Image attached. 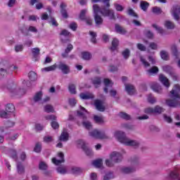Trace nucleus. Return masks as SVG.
Masks as SVG:
<instances>
[{
	"instance_id": "obj_58",
	"label": "nucleus",
	"mask_w": 180,
	"mask_h": 180,
	"mask_svg": "<svg viewBox=\"0 0 180 180\" xmlns=\"http://www.w3.org/2000/svg\"><path fill=\"white\" fill-rule=\"evenodd\" d=\"M34 151L35 153H40L41 151V143H37L34 147Z\"/></svg>"
},
{
	"instance_id": "obj_46",
	"label": "nucleus",
	"mask_w": 180,
	"mask_h": 180,
	"mask_svg": "<svg viewBox=\"0 0 180 180\" xmlns=\"http://www.w3.org/2000/svg\"><path fill=\"white\" fill-rule=\"evenodd\" d=\"M120 117H121L122 119H124V120H130L131 117L130 115H128L126 112H120L119 114Z\"/></svg>"
},
{
	"instance_id": "obj_53",
	"label": "nucleus",
	"mask_w": 180,
	"mask_h": 180,
	"mask_svg": "<svg viewBox=\"0 0 180 180\" xmlns=\"http://www.w3.org/2000/svg\"><path fill=\"white\" fill-rule=\"evenodd\" d=\"M165 26L167 29H174V27H175V25H174V23L171 21H166Z\"/></svg>"
},
{
	"instance_id": "obj_11",
	"label": "nucleus",
	"mask_w": 180,
	"mask_h": 180,
	"mask_svg": "<svg viewBox=\"0 0 180 180\" xmlns=\"http://www.w3.org/2000/svg\"><path fill=\"white\" fill-rule=\"evenodd\" d=\"M180 6H174L172 10V15L175 20H179Z\"/></svg>"
},
{
	"instance_id": "obj_50",
	"label": "nucleus",
	"mask_w": 180,
	"mask_h": 180,
	"mask_svg": "<svg viewBox=\"0 0 180 180\" xmlns=\"http://www.w3.org/2000/svg\"><path fill=\"white\" fill-rule=\"evenodd\" d=\"M140 60H141V63L143 64V65H144V67L146 68L150 67V63H148L147 60L144 58V57L140 56Z\"/></svg>"
},
{
	"instance_id": "obj_48",
	"label": "nucleus",
	"mask_w": 180,
	"mask_h": 180,
	"mask_svg": "<svg viewBox=\"0 0 180 180\" xmlns=\"http://www.w3.org/2000/svg\"><path fill=\"white\" fill-rule=\"evenodd\" d=\"M172 53L174 57L178 58L179 53H178V49L176 48V45L172 46Z\"/></svg>"
},
{
	"instance_id": "obj_24",
	"label": "nucleus",
	"mask_w": 180,
	"mask_h": 180,
	"mask_svg": "<svg viewBox=\"0 0 180 180\" xmlns=\"http://www.w3.org/2000/svg\"><path fill=\"white\" fill-rule=\"evenodd\" d=\"M104 85L105 86V88L104 89V92H105V94H108V88H109V86H112L113 85V83L109 79H104Z\"/></svg>"
},
{
	"instance_id": "obj_54",
	"label": "nucleus",
	"mask_w": 180,
	"mask_h": 180,
	"mask_svg": "<svg viewBox=\"0 0 180 180\" xmlns=\"http://www.w3.org/2000/svg\"><path fill=\"white\" fill-rule=\"evenodd\" d=\"M60 35L64 36L65 37H70V36H71V33L67 30H63L60 32Z\"/></svg>"
},
{
	"instance_id": "obj_15",
	"label": "nucleus",
	"mask_w": 180,
	"mask_h": 180,
	"mask_svg": "<svg viewBox=\"0 0 180 180\" xmlns=\"http://www.w3.org/2000/svg\"><path fill=\"white\" fill-rule=\"evenodd\" d=\"M60 13L63 18H64L65 19H67V18H68V13H67V10L65 9V8H67V4L63 2L60 4Z\"/></svg>"
},
{
	"instance_id": "obj_19",
	"label": "nucleus",
	"mask_w": 180,
	"mask_h": 180,
	"mask_svg": "<svg viewBox=\"0 0 180 180\" xmlns=\"http://www.w3.org/2000/svg\"><path fill=\"white\" fill-rule=\"evenodd\" d=\"M17 172L19 175H23L25 174V167L20 162H17Z\"/></svg>"
},
{
	"instance_id": "obj_37",
	"label": "nucleus",
	"mask_w": 180,
	"mask_h": 180,
	"mask_svg": "<svg viewBox=\"0 0 180 180\" xmlns=\"http://www.w3.org/2000/svg\"><path fill=\"white\" fill-rule=\"evenodd\" d=\"M32 53L35 60H37V56L40 54V49L39 48H34L32 49Z\"/></svg>"
},
{
	"instance_id": "obj_12",
	"label": "nucleus",
	"mask_w": 180,
	"mask_h": 180,
	"mask_svg": "<svg viewBox=\"0 0 180 180\" xmlns=\"http://www.w3.org/2000/svg\"><path fill=\"white\" fill-rule=\"evenodd\" d=\"M58 68L62 71L63 74H70V66L65 65V63H60L58 65Z\"/></svg>"
},
{
	"instance_id": "obj_60",
	"label": "nucleus",
	"mask_w": 180,
	"mask_h": 180,
	"mask_svg": "<svg viewBox=\"0 0 180 180\" xmlns=\"http://www.w3.org/2000/svg\"><path fill=\"white\" fill-rule=\"evenodd\" d=\"M153 27H154V29H155L158 32V33H160V34H163L164 30L161 27H158V25L153 24Z\"/></svg>"
},
{
	"instance_id": "obj_5",
	"label": "nucleus",
	"mask_w": 180,
	"mask_h": 180,
	"mask_svg": "<svg viewBox=\"0 0 180 180\" xmlns=\"http://www.w3.org/2000/svg\"><path fill=\"white\" fill-rule=\"evenodd\" d=\"M167 180H179V168L175 167L173 170H171L166 176Z\"/></svg>"
},
{
	"instance_id": "obj_62",
	"label": "nucleus",
	"mask_w": 180,
	"mask_h": 180,
	"mask_svg": "<svg viewBox=\"0 0 180 180\" xmlns=\"http://www.w3.org/2000/svg\"><path fill=\"white\" fill-rule=\"evenodd\" d=\"M49 23H51L52 26H55L57 27L58 26V22H57V20H56V18L51 17Z\"/></svg>"
},
{
	"instance_id": "obj_3",
	"label": "nucleus",
	"mask_w": 180,
	"mask_h": 180,
	"mask_svg": "<svg viewBox=\"0 0 180 180\" xmlns=\"http://www.w3.org/2000/svg\"><path fill=\"white\" fill-rule=\"evenodd\" d=\"M115 136L118 141L124 144V146H130L131 147H139L140 146L139 141L129 139L124 132L120 131H116Z\"/></svg>"
},
{
	"instance_id": "obj_30",
	"label": "nucleus",
	"mask_w": 180,
	"mask_h": 180,
	"mask_svg": "<svg viewBox=\"0 0 180 180\" xmlns=\"http://www.w3.org/2000/svg\"><path fill=\"white\" fill-rule=\"evenodd\" d=\"M134 171H136V168L134 167H124L122 169L123 174H131V172H134Z\"/></svg>"
},
{
	"instance_id": "obj_32",
	"label": "nucleus",
	"mask_w": 180,
	"mask_h": 180,
	"mask_svg": "<svg viewBox=\"0 0 180 180\" xmlns=\"http://www.w3.org/2000/svg\"><path fill=\"white\" fill-rule=\"evenodd\" d=\"M41 98H43V92L39 91L34 96V101L40 102V101H41Z\"/></svg>"
},
{
	"instance_id": "obj_8",
	"label": "nucleus",
	"mask_w": 180,
	"mask_h": 180,
	"mask_svg": "<svg viewBox=\"0 0 180 180\" xmlns=\"http://www.w3.org/2000/svg\"><path fill=\"white\" fill-rule=\"evenodd\" d=\"M162 69L165 72L169 74V75L172 77L174 81H176L178 79V76L175 75V72H174V68H172V67L169 65H165L162 67Z\"/></svg>"
},
{
	"instance_id": "obj_1",
	"label": "nucleus",
	"mask_w": 180,
	"mask_h": 180,
	"mask_svg": "<svg viewBox=\"0 0 180 180\" xmlns=\"http://www.w3.org/2000/svg\"><path fill=\"white\" fill-rule=\"evenodd\" d=\"M93 10L94 21L97 27H101L103 25V18L99 15V13L104 17L109 18V19H115V11L107 9L105 6L99 7L97 4H94L93 6Z\"/></svg>"
},
{
	"instance_id": "obj_10",
	"label": "nucleus",
	"mask_w": 180,
	"mask_h": 180,
	"mask_svg": "<svg viewBox=\"0 0 180 180\" xmlns=\"http://www.w3.org/2000/svg\"><path fill=\"white\" fill-rule=\"evenodd\" d=\"M58 157L60 158L59 160L56 158H52V162L55 165H60V164H63V162H65V160L64 159V153L63 152H59L58 153Z\"/></svg>"
},
{
	"instance_id": "obj_35",
	"label": "nucleus",
	"mask_w": 180,
	"mask_h": 180,
	"mask_svg": "<svg viewBox=\"0 0 180 180\" xmlns=\"http://www.w3.org/2000/svg\"><path fill=\"white\" fill-rule=\"evenodd\" d=\"M56 68H57V65L54 64L51 66H49V67L42 68L41 71H46V72H49L50 71H54L56 70Z\"/></svg>"
},
{
	"instance_id": "obj_40",
	"label": "nucleus",
	"mask_w": 180,
	"mask_h": 180,
	"mask_svg": "<svg viewBox=\"0 0 180 180\" xmlns=\"http://www.w3.org/2000/svg\"><path fill=\"white\" fill-rule=\"evenodd\" d=\"M28 77L30 81H36V79H37V75L33 71L29 72Z\"/></svg>"
},
{
	"instance_id": "obj_16",
	"label": "nucleus",
	"mask_w": 180,
	"mask_h": 180,
	"mask_svg": "<svg viewBox=\"0 0 180 180\" xmlns=\"http://www.w3.org/2000/svg\"><path fill=\"white\" fill-rule=\"evenodd\" d=\"M79 96L81 99H83L84 101H88L89 99H94L95 96H94V94L89 92H86V93H81L79 94Z\"/></svg>"
},
{
	"instance_id": "obj_6",
	"label": "nucleus",
	"mask_w": 180,
	"mask_h": 180,
	"mask_svg": "<svg viewBox=\"0 0 180 180\" xmlns=\"http://www.w3.org/2000/svg\"><path fill=\"white\" fill-rule=\"evenodd\" d=\"M14 71V72H18V67L11 65L6 69L4 68H0V75H8V74H12V72Z\"/></svg>"
},
{
	"instance_id": "obj_13",
	"label": "nucleus",
	"mask_w": 180,
	"mask_h": 180,
	"mask_svg": "<svg viewBox=\"0 0 180 180\" xmlns=\"http://www.w3.org/2000/svg\"><path fill=\"white\" fill-rule=\"evenodd\" d=\"M94 105L96 106V109L99 112H105V106L103 105L102 101L96 100L94 101Z\"/></svg>"
},
{
	"instance_id": "obj_44",
	"label": "nucleus",
	"mask_w": 180,
	"mask_h": 180,
	"mask_svg": "<svg viewBox=\"0 0 180 180\" xmlns=\"http://www.w3.org/2000/svg\"><path fill=\"white\" fill-rule=\"evenodd\" d=\"M124 58L125 60L129 59V57H130V50L129 49H126L122 53Z\"/></svg>"
},
{
	"instance_id": "obj_61",
	"label": "nucleus",
	"mask_w": 180,
	"mask_h": 180,
	"mask_svg": "<svg viewBox=\"0 0 180 180\" xmlns=\"http://www.w3.org/2000/svg\"><path fill=\"white\" fill-rule=\"evenodd\" d=\"M0 117H3V119H8V117H9V114L6 112L5 110H1Z\"/></svg>"
},
{
	"instance_id": "obj_20",
	"label": "nucleus",
	"mask_w": 180,
	"mask_h": 180,
	"mask_svg": "<svg viewBox=\"0 0 180 180\" xmlns=\"http://www.w3.org/2000/svg\"><path fill=\"white\" fill-rule=\"evenodd\" d=\"M72 49H74L72 44H69L65 49V53H62V57H63V58H67V57H68V53L72 50Z\"/></svg>"
},
{
	"instance_id": "obj_52",
	"label": "nucleus",
	"mask_w": 180,
	"mask_h": 180,
	"mask_svg": "<svg viewBox=\"0 0 180 180\" xmlns=\"http://www.w3.org/2000/svg\"><path fill=\"white\" fill-rule=\"evenodd\" d=\"M57 172H58V174H62V175H64L67 174V169L65 167H59L57 168Z\"/></svg>"
},
{
	"instance_id": "obj_34",
	"label": "nucleus",
	"mask_w": 180,
	"mask_h": 180,
	"mask_svg": "<svg viewBox=\"0 0 180 180\" xmlns=\"http://www.w3.org/2000/svg\"><path fill=\"white\" fill-rule=\"evenodd\" d=\"M158 71H159L158 67L153 66L150 69L148 70L147 72H148V75H153V74H157L158 72Z\"/></svg>"
},
{
	"instance_id": "obj_18",
	"label": "nucleus",
	"mask_w": 180,
	"mask_h": 180,
	"mask_svg": "<svg viewBox=\"0 0 180 180\" xmlns=\"http://www.w3.org/2000/svg\"><path fill=\"white\" fill-rule=\"evenodd\" d=\"M131 164L134 167H139L140 165V157L138 155H134L130 159Z\"/></svg>"
},
{
	"instance_id": "obj_22",
	"label": "nucleus",
	"mask_w": 180,
	"mask_h": 180,
	"mask_svg": "<svg viewBox=\"0 0 180 180\" xmlns=\"http://www.w3.org/2000/svg\"><path fill=\"white\" fill-rule=\"evenodd\" d=\"M125 89L129 95H133L136 91L134 86L131 84H127L125 86Z\"/></svg>"
},
{
	"instance_id": "obj_21",
	"label": "nucleus",
	"mask_w": 180,
	"mask_h": 180,
	"mask_svg": "<svg viewBox=\"0 0 180 180\" xmlns=\"http://www.w3.org/2000/svg\"><path fill=\"white\" fill-rule=\"evenodd\" d=\"M115 32L120 34H126V33H127L126 29L119 25H115Z\"/></svg>"
},
{
	"instance_id": "obj_55",
	"label": "nucleus",
	"mask_w": 180,
	"mask_h": 180,
	"mask_svg": "<svg viewBox=\"0 0 180 180\" xmlns=\"http://www.w3.org/2000/svg\"><path fill=\"white\" fill-rule=\"evenodd\" d=\"M54 141V139H53V136H45L44 137V143H51Z\"/></svg>"
},
{
	"instance_id": "obj_33",
	"label": "nucleus",
	"mask_w": 180,
	"mask_h": 180,
	"mask_svg": "<svg viewBox=\"0 0 180 180\" xmlns=\"http://www.w3.org/2000/svg\"><path fill=\"white\" fill-rule=\"evenodd\" d=\"M127 13V15H129V16H132L133 18H136V19H139V15L136 13L134 10H133V8H128Z\"/></svg>"
},
{
	"instance_id": "obj_23",
	"label": "nucleus",
	"mask_w": 180,
	"mask_h": 180,
	"mask_svg": "<svg viewBox=\"0 0 180 180\" xmlns=\"http://www.w3.org/2000/svg\"><path fill=\"white\" fill-rule=\"evenodd\" d=\"M150 6V4L145 1H141L140 8L143 11V12H147L148 7Z\"/></svg>"
},
{
	"instance_id": "obj_59",
	"label": "nucleus",
	"mask_w": 180,
	"mask_h": 180,
	"mask_svg": "<svg viewBox=\"0 0 180 180\" xmlns=\"http://www.w3.org/2000/svg\"><path fill=\"white\" fill-rule=\"evenodd\" d=\"M92 83L94 84V85H95L96 87L98 86V85H101L100 77H95L94 79H93Z\"/></svg>"
},
{
	"instance_id": "obj_14",
	"label": "nucleus",
	"mask_w": 180,
	"mask_h": 180,
	"mask_svg": "<svg viewBox=\"0 0 180 180\" xmlns=\"http://www.w3.org/2000/svg\"><path fill=\"white\" fill-rule=\"evenodd\" d=\"M70 139V134H68V132L67 131V129H63V132L61 133L60 137H59V140L60 141H68Z\"/></svg>"
},
{
	"instance_id": "obj_57",
	"label": "nucleus",
	"mask_w": 180,
	"mask_h": 180,
	"mask_svg": "<svg viewBox=\"0 0 180 180\" xmlns=\"http://www.w3.org/2000/svg\"><path fill=\"white\" fill-rule=\"evenodd\" d=\"M153 13H156V15H160V13H162L161 8L157 6L153 8Z\"/></svg>"
},
{
	"instance_id": "obj_41",
	"label": "nucleus",
	"mask_w": 180,
	"mask_h": 180,
	"mask_svg": "<svg viewBox=\"0 0 180 180\" xmlns=\"http://www.w3.org/2000/svg\"><path fill=\"white\" fill-rule=\"evenodd\" d=\"M162 112H164V108H162V107H161L160 105H156L153 108V113L161 114V113H162Z\"/></svg>"
},
{
	"instance_id": "obj_31",
	"label": "nucleus",
	"mask_w": 180,
	"mask_h": 180,
	"mask_svg": "<svg viewBox=\"0 0 180 180\" xmlns=\"http://www.w3.org/2000/svg\"><path fill=\"white\" fill-rule=\"evenodd\" d=\"M92 165L96 168H101L103 165L102 159H97L96 160H94L93 162H92Z\"/></svg>"
},
{
	"instance_id": "obj_38",
	"label": "nucleus",
	"mask_w": 180,
	"mask_h": 180,
	"mask_svg": "<svg viewBox=\"0 0 180 180\" xmlns=\"http://www.w3.org/2000/svg\"><path fill=\"white\" fill-rule=\"evenodd\" d=\"M6 112H8L10 113H12V112H15V105L12 103H8L6 105Z\"/></svg>"
},
{
	"instance_id": "obj_45",
	"label": "nucleus",
	"mask_w": 180,
	"mask_h": 180,
	"mask_svg": "<svg viewBox=\"0 0 180 180\" xmlns=\"http://www.w3.org/2000/svg\"><path fill=\"white\" fill-rule=\"evenodd\" d=\"M44 110L46 113H53L54 112V108L52 107L51 105H46L44 107Z\"/></svg>"
},
{
	"instance_id": "obj_7",
	"label": "nucleus",
	"mask_w": 180,
	"mask_h": 180,
	"mask_svg": "<svg viewBox=\"0 0 180 180\" xmlns=\"http://www.w3.org/2000/svg\"><path fill=\"white\" fill-rule=\"evenodd\" d=\"M77 144L79 146H81L82 150L86 153V155H89V157H91V155H93L94 152H92V150H91V148L86 146V143H85V141L82 140H79L77 141Z\"/></svg>"
},
{
	"instance_id": "obj_4",
	"label": "nucleus",
	"mask_w": 180,
	"mask_h": 180,
	"mask_svg": "<svg viewBox=\"0 0 180 180\" xmlns=\"http://www.w3.org/2000/svg\"><path fill=\"white\" fill-rule=\"evenodd\" d=\"M89 134L91 136V137H94V139H108L105 131L98 129H94L89 132Z\"/></svg>"
},
{
	"instance_id": "obj_42",
	"label": "nucleus",
	"mask_w": 180,
	"mask_h": 180,
	"mask_svg": "<svg viewBox=\"0 0 180 180\" xmlns=\"http://www.w3.org/2000/svg\"><path fill=\"white\" fill-rule=\"evenodd\" d=\"M82 124L87 130H91V129H92V124L89 121H83Z\"/></svg>"
},
{
	"instance_id": "obj_2",
	"label": "nucleus",
	"mask_w": 180,
	"mask_h": 180,
	"mask_svg": "<svg viewBox=\"0 0 180 180\" xmlns=\"http://www.w3.org/2000/svg\"><path fill=\"white\" fill-rule=\"evenodd\" d=\"M169 96L170 98L166 100V105L169 108H176L180 106V85L175 84L170 91Z\"/></svg>"
},
{
	"instance_id": "obj_49",
	"label": "nucleus",
	"mask_w": 180,
	"mask_h": 180,
	"mask_svg": "<svg viewBox=\"0 0 180 180\" xmlns=\"http://www.w3.org/2000/svg\"><path fill=\"white\" fill-rule=\"evenodd\" d=\"M160 57L162 60L167 61L168 60V52L165 51H162L160 52Z\"/></svg>"
},
{
	"instance_id": "obj_43",
	"label": "nucleus",
	"mask_w": 180,
	"mask_h": 180,
	"mask_svg": "<svg viewBox=\"0 0 180 180\" xmlns=\"http://www.w3.org/2000/svg\"><path fill=\"white\" fill-rule=\"evenodd\" d=\"M68 89L70 92V94H77V87L75 86V84H69Z\"/></svg>"
},
{
	"instance_id": "obj_39",
	"label": "nucleus",
	"mask_w": 180,
	"mask_h": 180,
	"mask_svg": "<svg viewBox=\"0 0 180 180\" xmlns=\"http://www.w3.org/2000/svg\"><path fill=\"white\" fill-rule=\"evenodd\" d=\"M151 88L155 92H157V94H162V91L161 89V86H160V85H158V84H156L155 85H152Z\"/></svg>"
},
{
	"instance_id": "obj_29",
	"label": "nucleus",
	"mask_w": 180,
	"mask_h": 180,
	"mask_svg": "<svg viewBox=\"0 0 180 180\" xmlns=\"http://www.w3.org/2000/svg\"><path fill=\"white\" fill-rule=\"evenodd\" d=\"M114 8L117 12H123L124 11V6L119 3H114Z\"/></svg>"
},
{
	"instance_id": "obj_26",
	"label": "nucleus",
	"mask_w": 180,
	"mask_h": 180,
	"mask_svg": "<svg viewBox=\"0 0 180 180\" xmlns=\"http://www.w3.org/2000/svg\"><path fill=\"white\" fill-rule=\"evenodd\" d=\"M117 46H119V39L114 38L112 41V46L110 47V50H112V51H115V50L117 49Z\"/></svg>"
},
{
	"instance_id": "obj_17",
	"label": "nucleus",
	"mask_w": 180,
	"mask_h": 180,
	"mask_svg": "<svg viewBox=\"0 0 180 180\" xmlns=\"http://www.w3.org/2000/svg\"><path fill=\"white\" fill-rule=\"evenodd\" d=\"M159 79L160 82H162V84H163V85L166 86V88H169V81L168 80V78H167V77H165L164 75H160L159 76Z\"/></svg>"
},
{
	"instance_id": "obj_9",
	"label": "nucleus",
	"mask_w": 180,
	"mask_h": 180,
	"mask_svg": "<svg viewBox=\"0 0 180 180\" xmlns=\"http://www.w3.org/2000/svg\"><path fill=\"white\" fill-rule=\"evenodd\" d=\"M110 158L113 161V162H121L123 160V155H122L119 152H112L110 155Z\"/></svg>"
},
{
	"instance_id": "obj_56",
	"label": "nucleus",
	"mask_w": 180,
	"mask_h": 180,
	"mask_svg": "<svg viewBox=\"0 0 180 180\" xmlns=\"http://www.w3.org/2000/svg\"><path fill=\"white\" fill-rule=\"evenodd\" d=\"M90 35L91 36V42L94 44L96 43V34L94 32L90 31Z\"/></svg>"
},
{
	"instance_id": "obj_64",
	"label": "nucleus",
	"mask_w": 180,
	"mask_h": 180,
	"mask_svg": "<svg viewBox=\"0 0 180 180\" xmlns=\"http://www.w3.org/2000/svg\"><path fill=\"white\" fill-rule=\"evenodd\" d=\"M105 165H107V167H113L114 164H113V160H112V159H107L105 160Z\"/></svg>"
},
{
	"instance_id": "obj_51",
	"label": "nucleus",
	"mask_w": 180,
	"mask_h": 180,
	"mask_svg": "<svg viewBox=\"0 0 180 180\" xmlns=\"http://www.w3.org/2000/svg\"><path fill=\"white\" fill-rule=\"evenodd\" d=\"M148 101L149 102V103H151L153 105L155 103V102H157V98H155V97H154L152 94H150L148 97Z\"/></svg>"
},
{
	"instance_id": "obj_25",
	"label": "nucleus",
	"mask_w": 180,
	"mask_h": 180,
	"mask_svg": "<svg viewBox=\"0 0 180 180\" xmlns=\"http://www.w3.org/2000/svg\"><path fill=\"white\" fill-rule=\"evenodd\" d=\"M82 58H83V60H86V61H88L91 60V58H92V54L86 51L82 52Z\"/></svg>"
},
{
	"instance_id": "obj_28",
	"label": "nucleus",
	"mask_w": 180,
	"mask_h": 180,
	"mask_svg": "<svg viewBox=\"0 0 180 180\" xmlns=\"http://www.w3.org/2000/svg\"><path fill=\"white\" fill-rule=\"evenodd\" d=\"M94 120L96 123H98V124H103L105 123L103 117L101 116L94 115Z\"/></svg>"
},
{
	"instance_id": "obj_27",
	"label": "nucleus",
	"mask_w": 180,
	"mask_h": 180,
	"mask_svg": "<svg viewBox=\"0 0 180 180\" xmlns=\"http://www.w3.org/2000/svg\"><path fill=\"white\" fill-rule=\"evenodd\" d=\"M9 155L13 160H15V161H18V152L15 149H11L9 150Z\"/></svg>"
},
{
	"instance_id": "obj_63",
	"label": "nucleus",
	"mask_w": 180,
	"mask_h": 180,
	"mask_svg": "<svg viewBox=\"0 0 180 180\" xmlns=\"http://www.w3.org/2000/svg\"><path fill=\"white\" fill-rule=\"evenodd\" d=\"M110 179H113L112 173H108L103 177V180H110Z\"/></svg>"
},
{
	"instance_id": "obj_47",
	"label": "nucleus",
	"mask_w": 180,
	"mask_h": 180,
	"mask_svg": "<svg viewBox=\"0 0 180 180\" xmlns=\"http://www.w3.org/2000/svg\"><path fill=\"white\" fill-rule=\"evenodd\" d=\"M39 168L41 171H46L48 168L47 164H46V162H40L39 165Z\"/></svg>"
},
{
	"instance_id": "obj_36",
	"label": "nucleus",
	"mask_w": 180,
	"mask_h": 180,
	"mask_svg": "<svg viewBox=\"0 0 180 180\" xmlns=\"http://www.w3.org/2000/svg\"><path fill=\"white\" fill-rule=\"evenodd\" d=\"M86 12H88V10L86 9H83L81 11L80 14L79 15V19H81V20H85V19H86L88 17H86Z\"/></svg>"
}]
</instances>
